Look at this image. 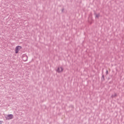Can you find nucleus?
<instances>
[{
	"instance_id": "f257e3e1",
	"label": "nucleus",
	"mask_w": 124,
	"mask_h": 124,
	"mask_svg": "<svg viewBox=\"0 0 124 124\" xmlns=\"http://www.w3.org/2000/svg\"><path fill=\"white\" fill-rule=\"evenodd\" d=\"M21 49L22 46H16L15 50L16 54H18L19 53V51H20V50H21Z\"/></svg>"
},
{
	"instance_id": "f03ea898",
	"label": "nucleus",
	"mask_w": 124,
	"mask_h": 124,
	"mask_svg": "<svg viewBox=\"0 0 124 124\" xmlns=\"http://www.w3.org/2000/svg\"><path fill=\"white\" fill-rule=\"evenodd\" d=\"M6 120H12V119H13V115L12 114H9L5 116Z\"/></svg>"
},
{
	"instance_id": "7ed1b4c3",
	"label": "nucleus",
	"mask_w": 124,
	"mask_h": 124,
	"mask_svg": "<svg viewBox=\"0 0 124 124\" xmlns=\"http://www.w3.org/2000/svg\"><path fill=\"white\" fill-rule=\"evenodd\" d=\"M63 70V68H62V67H58L57 69L56 70L57 72L58 73H61V72H62Z\"/></svg>"
},
{
	"instance_id": "20e7f679",
	"label": "nucleus",
	"mask_w": 124,
	"mask_h": 124,
	"mask_svg": "<svg viewBox=\"0 0 124 124\" xmlns=\"http://www.w3.org/2000/svg\"><path fill=\"white\" fill-rule=\"evenodd\" d=\"M22 60H23V61H24V62H27V61H28V56H27V55L24 54L22 56Z\"/></svg>"
},
{
	"instance_id": "39448f33",
	"label": "nucleus",
	"mask_w": 124,
	"mask_h": 124,
	"mask_svg": "<svg viewBox=\"0 0 124 124\" xmlns=\"http://www.w3.org/2000/svg\"><path fill=\"white\" fill-rule=\"evenodd\" d=\"M105 78L104 77V75H102V78H101V80L105 81Z\"/></svg>"
},
{
	"instance_id": "423d86ee",
	"label": "nucleus",
	"mask_w": 124,
	"mask_h": 124,
	"mask_svg": "<svg viewBox=\"0 0 124 124\" xmlns=\"http://www.w3.org/2000/svg\"><path fill=\"white\" fill-rule=\"evenodd\" d=\"M95 17L96 18H99V16H100V14H95Z\"/></svg>"
},
{
	"instance_id": "0eeeda50",
	"label": "nucleus",
	"mask_w": 124,
	"mask_h": 124,
	"mask_svg": "<svg viewBox=\"0 0 124 124\" xmlns=\"http://www.w3.org/2000/svg\"><path fill=\"white\" fill-rule=\"evenodd\" d=\"M116 96H117V93H114V95H112L111 96V97L112 98H114V97H116Z\"/></svg>"
},
{
	"instance_id": "6e6552de",
	"label": "nucleus",
	"mask_w": 124,
	"mask_h": 124,
	"mask_svg": "<svg viewBox=\"0 0 124 124\" xmlns=\"http://www.w3.org/2000/svg\"><path fill=\"white\" fill-rule=\"evenodd\" d=\"M106 75H108V70L106 71Z\"/></svg>"
},
{
	"instance_id": "1a4fd4ad",
	"label": "nucleus",
	"mask_w": 124,
	"mask_h": 124,
	"mask_svg": "<svg viewBox=\"0 0 124 124\" xmlns=\"http://www.w3.org/2000/svg\"><path fill=\"white\" fill-rule=\"evenodd\" d=\"M0 124H2V121H0Z\"/></svg>"
},
{
	"instance_id": "9d476101",
	"label": "nucleus",
	"mask_w": 124,
	"mask_h": 124,
	"mask_svg": "<svg viewBox=\"0 0 124 124\" xmlns=\"http://www.w3.org/2000/svg\"><path fill=\"white\" fill-rule=\"evenodd\" d=\"M64 10V9H62V12H63V11Z\"/></svg>"
}]
</instances>
